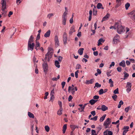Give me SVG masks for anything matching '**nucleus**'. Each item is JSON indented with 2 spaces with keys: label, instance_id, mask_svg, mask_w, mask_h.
<instances>
[{
  "label": "nucleus",
  "instance_id": "16",
  "mask_svg": "<svg viewBox=\"0 0 135 135\" xmlns=\"http://www.w3.org/2000/svg\"><path fill=\"white\" fill-rule=\"evenodd\" d=\"M51 33V31L50 30H49L45 34L44 36L45 37H48L50 36Z\"/></svg>",
  "mask_w": 135,
  "mask_h": 135
},
{
  "label": "nucleus",
  "instance_id": "55",
  "mask_svg": "<svg viewBox=\"0 0 135 135\" xmlns=\"http://www.w3.org/2000/svg\"><path fill=\"white\" fill-rule=\"evenodd\" d=\"M129 128V127L128 126H124L123 127V129L126 130H128Z\"/></svg>",
  "mask_w": 135,
  "mask_h": 135
},
{
  "label": "nucleus",
  "instance_id": "42",
  "mask_svg": "<svg viewBox=\"0 0 135 135\" xmlns=\"http://www.w3.org/2000/svg\"><path fill=\"white\" fill-rule=\"evenodd\" d=\"M104 93V91L103 89H102L99 91V94L100 95H101Z\"/></svg>",
  "mask_w": 135,
  "mask_h": 135
},
{
  "label": "nucleus",
  "instance_id": "51",
  "mask_svg": "<svg viewBox=\"0 0 135 135\" xmlns=\"http://www.w3.org/2000/svg\"><path fill=\"white\" fill-rule=\"evenodd\" d=\"M112 97L114 100H115L117 98V96L116 95H114L113 96H112Z\"/></svg>",
  "mask_w": 135,
  "mask_h": 135
},
{
  "label": "nucleus",
  "instance_id": "24",
  "mask_svg": "<svg viewBox=\"0 0 135 135\" xmlns=\"http://www.w3.org/2000/svg\"><path fill=\"white\" fill-rule=\"evenodd\" d=\"M104 41V40H103L102 38H101L98 41V45L99 46L100 45L102 44L101 42H103Z\"/></svg>",
  "mask_w": 135,
  "mask_h": 135
},
{
  "label": "nucleus",
  "instance_id": "13",
  "mask_svg": "<svg viewBox=\"0 0 135 135\" xmlns=\"http://www.w3.org/2000/svg\"><path fill=\"white\" fill-rule=\"evenodd\" d=\"M94 79H92L89 80H87L85 82V84L87 85H88L89 84H92L94 83Z\"/></svg>",
  "mask_w": 135,
  "mask_h": 135
},
{
  "label": "nucleus",
  "instance_id": "35",
  "mask_svg": "<svg viewBox=\"0 0 135 135\" xmlns=\"http://www.w3.org/2000/svg\"><path fill=\"white\" fill-rule=\"evenodd\" d=\"M45 129L46 131L48 132L50 130V128L48 126H46L45 127Z\"/></svg>",
  "mask_w": 135,
  "mask_h": 135
},
{
  "label": "nucleus",
  "instance_id": "14",
  "mask_svg": "<svg viewBox=\"0 0 135 135\" xmlns=\"http://www.w3.org/2000/svg\"><path fill=\"white\" fill-rule=\"evenodd\" d=\"M40 47V44L39 42L36 40L35 45V49L36 50H37L38 49V48Z\"/></svg>",
  "mask_w": 135,
  "mask_h": 135
},
{
  "label": "nucleus",
  "instance_id": "45",
  "mask_svg": "<svg viewBox=\"0 0 135 135\" xmlns=\"http://www.w3.org/2000/svg\"><path fill=\"white\" fill-rule=\"evenodd\" d=\"M98 118V116H95L93 118H91L90 119L91 120H93L94 121H96L97 120Z\"/></svg>",
  "mask_w": 135,
  "mask_h": 135
},
{
  "label": "nucleus",
  "instance_id": "57",
  "mask_svg": "<svg viewBox=\"0 0 135 135\" xmlns=\"http://www.w3.org/2000/svg\"><path fill=\"white\" fill-rule=\"evenodd\" d=\"M119 120H117L116 122H113L112 123V124H119Z\"/></svg>",
  "mask_w": 135,
  "mask_h": 135
},
{
  "label": "nucleus",
  "instance_id": "1",
  "mask_svg": "<svg viewBox=\"0 0 135 135\" xmlns=\"http://www.w3.org/2000/svg\"><path fill=\"white\" fill-rule=\"evenodd\" d=\"M115 27H116L117 32L119 34H121L124 31V28L122 25L118 22L116 23L115 24Z\"/></svg>",
  "mask_w": 135,
  "mask_h": 135
},
{
  "label": "nucleus",
  "instance_id": "50",
  "mask_svg": "<svg viewBox=\"0 0 135 135\" xmlns=\"http://www.w3.org/2000/svg\"><path fill=\"white\" fill-rule=\"evenodd\" d=\"M49 93L48 92H46L45 93V96L44 97V99H46L47 98V97Z\"/></svg>",
  "mask_w": 135,
  "mask_h": 135
},
{
  "label": "nucleus",
  "instance_id": "17",
  "mask_svg": "<svg viewBox=\"0 0 135 135\" xmlns=\"http://www.w3.org/2000/svg\"><path fill=\"white\" fill-rule=\"evenodd\" d=\"M97 7L98 9L100 8H102V9H104V8L102 4L100 3H99L97 4Z\"/></svg>",
  "mask_w": 135,
  "mask_h": 135
},
{
  "label": "nucleus",
  "instance_id": "21",
  "mask_svg": "<svg viewBox=\"0 0 135 135\" xmlns=\"http://www.w3.org/2000/svg\"><path fill=\"white\" fill-rule=\"evenodd\" d=\"M84 50V49L83 48H81L79 50L78 52L80 55H81L83 54Z\"/></svg>",
  "mask_w": 135,
  "mask_h": 135
},
{
  "label": "nucleus",
  "instance_id": "36",
  "mask_svg": "<svg viewBox=\"0 0 135 135\" xmlns=\"http://www.w3.org/2000/svg\"><path fill=\"white\" fill-rule=\"evenodd\" d=\"M132 109V108L130 107L129 106L127 107V108H126L125 109V111L126 113H127L128 112L129 109Z\"/></svg>",
  "mask_w": 135,
  "mask_h": 135
},
{
  "label": "nucleus",
  "instance_id": "40",
  "mask_svg": "<svg viewBox=\"0 0 135 135\" xmlns=\"http://www.w3.org/2000/svg\"><path fill=\"white\" fill-rule=\"evenodd\" d=\"M54 15L52 13H50L48 14L47 16V17L49 18L50 19V18L52 16H53Z\"/></svg>",
  "mask_w": 135,
  "mask_h": 135
},
{
  "label": "nucleus",
  "instance_id": "29",
  "mask_svg": "<svg viewBox=\"0 0 135 135\" xmlns=\"http://www.w3.org/2000/svg\"><path fill=\"white\" fill-rule=\"evenodd\" d=\"M67 128V124H65L63 126V129H62V131H63V133H65L66 130Z\"/></svg>",
  "mask_w": 135,
  "mask_h": 135
},
{
  "label": "nucleus",
  "instance_id": "25",
  "mask_svg": "<svg viewBox=\"0 0 135 135\" xmlns=\"http://www.w3.org/2000/svg\"><path fill=\"white\" fill-rule=\"evenodd\" d=\"M97 101V100H95L94 99H92L90 100L89 101V103L91 104V105H93Z\"/></svg>",
  "mask_w": 135,
  "mask_h": 135
},
{
  "label": "nucleus",
  "instance_id": "9",
  "mask_svg": "<svg viewBox=\"0 0 135 135\" xmlns=\"http://www.w3.org/2000/svg\"><path fill=\"white\" fill-rule=\"evenodd\" d=\"M67 19V15H63L62 16V24L63 25H66Z\"/></svg>",
  "mask_w": 135,
  "mask_h": 135
},
{
  "label": "nucleus",
  "instance_id": "28",
  "mask_svg": "<svg viewBox=\"0 0 135 135\" xmlns=\"http://www.w3.org/2000/svg\"><path fill=\"white\" fill-rule=\"evenodd\" d=\"M2 15L5 16L7 15V11L5 10V9H2Z\"/></svg>",
  "mask_w": 135,
  "mask_h": 135
},
{
  "label": "nucleus",
  "instance_id": "3",
  "mask_svg": "<svg viewBox=\"0 0 135 135\" xmlns=\"http://www.w3.org/2000/svg\"><path fill=\"white\" fill-rule=\"evenodd\" d=\"M77 91L78 90L77 88L76 87H75L74 88L71 87V86H69L68 89V91L69 92L71 90V93L72 95H74L75 94V91Z\"/></svg>",
  "mask_w": 135,
  "mask_h": 135
},
{
  "label": "nucleus",
  "instance_id": "8",
  "mask_svg": "<svg viewBox=\"0 0 135 135\" xmlns=\"http://www.w3.org/2000/svg\"><path fill=\"white\" fill-rule=\"evenodd\" d=\"M1 4L2 5V9H6V2L5 0H2Z\"/></svg>",
  "mask_w": 135,
  "mask_h": 135
},
{
  "label": "nucleus",
  "instance_id": "60",
  "mask_svg": "<svg viewBox=\"0 0 135 135\" xmlns=\"http://www.w3.org/2000/svg\"><path fill=\"white\" fill-rule=\"evenodd\" d=\"M73 97L71 95H70L69 96L68 98V101L69 102L71 100V99H73Z\"/></svg>",
  "mask_w": 135,
  "mask_h": 135
},
{
  "label": "nucleus",
  "instance_id": "61",
  "mask_svg": "<svg viewBox=\"0 0 135 135\" xmlns=\"http://www.w3.org/2000/svg\"><path fill=\"white\" fill-rule=\"evenodd\" d=\"M58 60L61 62L62 60V57L61 56H59L58 57Z\"/></svg>",
  "mask_w": 135,
  "mask_h": 135
},
{
  "label": "nucleus",
  "instance_id": "2",
  "mask_svg": "<svg viewBox=\"0 0 135 135\" xmlns=\"http://www.w3.org/2000/svg\"><path fill=\"white\" fill-rule=\"evenodd\" d=\"M111 123L110 119L109 118H107L104 121L103 125L105 126V128H108V126Z\"/></svg>",
  "mask_w": 135,
  "mask_h": 135
},
{
  "label": "nucleus",
  "instance_id": "54",
  "mask_svg": "<svg viewBox=\"0 0 135 135\" xmlns=\"http://www.w3.org/2000/svg\"><path fill=\"white\" fill-rule=\"evenodd\" d=\"M117 69L118 72H120L122 71V68L120 67H118L117 68Z\"/></svg>",
  "mask_w": 135,
  "mask_h": 135
},
{
  "label": "nucleus",
  "instance_id": "23",
  "mask_svg": "<svg viewBox=\"0 0 135 135\" xmlns=\"http://www.w3.org/2000/svg\"><path fill=\"white\" fill-rule=\"evenodd\" d=\"M106 114H104L103 115V116H102L101 117H100V119L99 121L100 122H102L105 119L106 116Z\"/></svg>",
  "mask_w": 135,
  "mask_h": 135
},
{
  "label": "nucleus",
  "instance_id": "37",
  "mask_svg": "<svg viewBox=\"0 0 135 135\" xmlns=\"http://www.w3.org/2000/svg\"><path fill=\"white\" fill-rule=\"evenodd\" d=\"M60 78V75H58L57 76V78H56L55 77H54L52 79V80L54 81H56L58 79H59Z\"/></svg>",
  "mask_w": 135,
  "mask_h": 135
},
{
  "label": "nucleus",
  "instance_id": "20",
  "mask_svg": "<svg viewBox=\"0 0 135 135\" xmlns=\"http://www.w3.org/2000/svg\"><path fill=\"white\" fill-rule=\"evenodd\" d=\"M33 37L32 35H31L28 40V44L31 43L32 42H33Z\"/></svg>",
  "mask_w": 135,
  "mask_h": 135
},
{
  "label": "nucleus",
  "instance_id": "18",
  "mask_svg": "<svg viewBox=\"0 0 135 135\" xmlns=\"http://www.w3.org/2000/svg\"><path fill=\"white\" fill-rule=\"evenodd\" d=\"M119 65L120 66L124 67L126 66L125 61L124 60H123L119 64Z\"/></svg>",
  "mask_w": 135,
  "mask_h": 135
},
{
  "label": "nucleus",
  "instance_id": "22",
  "mask_svg": "<svg viewBox=\"0 0 135 135\" xmlns=\"http://www.w3.org/2000/svg\"><path fill=\"white\" fill-rule=\"evenodd\" d=\"M109 83L110 84V86L111 87H113V81H112L111 79H110L109 80Z\"/></svg>",
  "mask_w": 135,
  "mask_h": 135
},
{
  "label": "nucleus",
  "instance_id": "56",
  "mask_svg": "<svg viewBox=\"0 0 135 135\" xmlns=\"http://www.w3.org/2000/svg\"><path fill=\"white\" fill-rule=\"evenodd\" d=\"M99 98V97L98 95H95L93 97V98L94 99H98Z\"/></svg>",
  "mask_w": 135,
  "mask_h": 135
},
{
  "label": "nucleus",
  "instance_id": "48",
  "mask_svg": "<svg viewBox=\"0 0 135 135\" xmlns=\"http://www.w3.org/2000/svg\"><path fill=\"white\" fill-rule=\"evenodd\" d=\"M91 135H97L95 131L94 130H91Z\"/></svg>",
  "mask_w": 135,
  "mask_h": 135
},
{
  "label": "nucleus",
  "instance_id": "4",
  "mask_svg": "<svg viewBox=\"0 0 135 135\" xmlns=\"http://www.w3.org/2000/svg\"><path fill=\"white\" fill-rule=\"evenodd\" d=\"M63 41L64 44H66L67 43V40L68 39V37L66 32H64L63 35Z\"/></svg>",
  "mask_w": 135,
  "mask_h": 135
},
{
  "label": "nucleus",
  "instance_id": "34",
  "mask_svg": "<svg viewBox=\"0 0 135 135\" xmlns=\"http://www.w3.org/2000/svg\"><path fill=\"white\" fill-rule=\"evenodd\" d=\"M101 86V85L100 84H99L98 83H96L95 84V86L94 87V88H95V87H97V88H99Z\"/></svg>",
  "mask_w": 135,
  "mask_h": 135
},
{
  "label": "nucleus",
  "instance_id": "12",
  "mask_svg": "<svg viewBox=\"0 0 135 135\" xmlns=\"http://www.w3.org/2000/svg\"><path fill=\"white\" fill-rule=\"evenodd\" d=\"M104 135H113L112 132L110 131L106 130L103 132Z\"/></svg>",
  "mask_w": 135,
  "mask_h": 135
},
{
  "label": "nucleus",
  "instance_id": "31",
  "mask_svg": "<svg viewBox=\"0 0 135 135\" xmlns=\"http://www.w3.org/2000/svg\"><path fill=\"white\" fill-rule=\"evenodd\" d=\"M55 66L57 68H59L60 67L59 63L56 60L55 61Z\"/></svg>",
  "mask_w": 135,
  "mask_h": 135
},
{
  "label": "nucleus",
  "instance_id": "62",
  "mask_svg": "<svg viewBox=\"0 0 135 135\" xmlns=\"http://www.w3.org/2000/svg\"><path fill=\"white\" fill-rule=\"evenodd\" d=\"M91 114L93 116H95L96 114L95 112V111H93L91 112Z\"/></svg>",
  "mask_w": 135,
  "mask_h": 135
},
{
  "label": "nucleus",
  "instance_id": "11",
  "mask_svg": "<svg viewBox=\"0 0 135 135\" xmlns=\"http://www.w3.org/2000/svg\"><path fill=\"white\" fill-rule=\"evenodd\" d=\"M75 31V27L74 26H73L70 28V30L69 32V35H71L72 33Z\"/></svg>",
  "mask_w": 135,
  "mask_h": 135
},
{
  "label": "nucleus",
  "instance_id": "5",
  "mask_svg": "<svg viewBox=\"0 0 135 135\" xmlns=\"http://www.w3.org/2000/svg\"><path fill=\"white\" fill-rule=\"evenodd\" d=\"M35 45V43L33 42L32 44H28V50L29 51L30 50L32 51Z\"/></svg>",
  "mask_w": 135,
  "mask_h": 135
},
{
  "label": "nucleus",
  "instance_id": "46",
  "mask_svg": "<svg viewBox=\"0 0 135 135\" xmlns=\"http://www.w3.org/2000/svg\"><path fill=\"white\" fill-rule=\"evenodd\" d=\"M55 41V46L57 47H58L59 45V40L56 41Z\"/></svg>",
  "mask_w": 135,
  "mask_h": 135
},
{
  "label": "nucleus",
  "instance_id": "10",
  "mask_svg": "<svg viewBox=\"0 0 135 135\" xmlns=\"http://www.w3.org/2000/svg\"><path fill=\"white\" fill-rule=\"evenodd\" d=\"M44 72H46L48 69L47 64L46 63H44L42 64Z\"/></svg>",
  "mask_w": 135,
  "mask_h": 135
},
{
  "label": "nucleus",
  "instance_id": "33",
  "mask_svg": "<svg viewBox=\"0 0 135 135\" xmlns=\"http://www.w3.org/2000/svg\"><path fill=\"white\" fill-rule=\"evenodd\" d=\"M129 74L125 72L124 73V80H125L127 79V78L129 76Z\"/></svg>",
  "mask_w": 135,
  "mask_h": 135
},
{
  "label": "nucleus",
  "instance_id": "53",
  "mask_svg": "<svg viewBox=\"0 0 135 135\" xmlns=\"http://www.w3.org/2000/svg\"><path fill=\"white\" fill-rule=\"evenodd\" d=\"M135 14V11L133 10L130 13H129V15H134V14Z\"/></svg>",
  "mask_w": 135,
  "mask_h": 135
},
{
  "label": "nucleus",
  "instance_id": "39",
  "mask_svg": "<svg viewBox=\"0 0 135 135\" xmlns=\"http://www.w3.org/2000/svg\"><path fill=\"white\" fill-rule=\"evenodd\" d=\"M65 11L63 15H67L68 14V11L67 10V8L66 7H65Z\"/></svg>",
  "mask_w": 135,
  "mask_h": 135
},
{
  "label": "nucleus",
  "instance_id": "58",
  "mask_svg": "<svg viewBox=\"0 0 135 135\" xmlns=\"http://www.w3.org/2000/svg\"><path fill=\"white\" fill-rule=\"evenodd\" d=\"M111 73V71H108L107 72V75L108 77H109L111 76V75L110 74Z\"/></svg>",
  "mask_w": 135,
  "mask_h": 135
},
{
  "label": "nucleus",
  "instance_id": "26",
  "mask_svg": "<svg viewBox=\"0 0 135 135\" xmlns=\"http://www.w3.org/2000/svg\"><path fill=\"white\" fill-rule=\"evenodd\" d=\"M63 110L62 108H60L59 109L57 112V114L59 115H60L62 114V111Z\"/></svg>",
  "mask_w": 135,
  "mask_h": 135
},
{
  "label": "nucleus",
  "instance_id": "6",
  "mask_svg": "<svg viewBox=\"0 0 135 135\" xmlns=\"http://www.w3.org/2000/svg\"><path fill=\"white\" fill-rule=\"evenodd\" d=\"M120 37L119 35L117 34L113 39V41L114 44H117L119 41Z\"/></svg>",
  "mask_w": 135,
  "mask_h": 135
},
{
  "label": "nucleus",
  "instance_id": "52",
  "mask_svg": "<svg viewBox=\"0 0 135 135\" xmlns=\"http://www.w3.org/2000/svg\"><path fill=\"white\" fill-rule=\"evenodd\" d=\"M33 126L34 125H31V132H32V135H33Z\"/></svg>",
  "mask_w": 135,
  "mask_h": 135
},
{
  "label": "nucleus",
  "instance_id": "59",
  "mask_svg": "<svg viewBox=\"0 0 135 135\" xmlns=\"http://www.w3.org/2000/svg\"><path fill=\"white\" fill-rule=\"evenodd\" d=\"M65 84V81H63L61 83V85L62 86V89L64 88V86Z\"/></svg>",
  "mask_w": 135,
  "mask_h": 135
},
{
  "label": "nucleus",
  "instance_id": "19",
  "mask_svg": "<svg viewBox=\"0 0 135 135\" xmlns=\"http://www.w3.org/2000/svg\"><path fill=\"white\" fill-rule=\"evenodd\" d=\"M108 109V107L106 106L105 105H102L101 106V110L102 111H105L106 110H107Z\"/></svg>",
  "mask_w": 135,
  "mask_h": 135
},
{
  "label": "nucleus",
  "instance_id": "32",
  "mask_svg": "<svg viewBox=\"0 0 135 135\" xmlns=\"http://www.w3.org/2000/svg\"><path fill=\"white\" fill-rule=\"evenodd\" d=\"M97 12V10L96 8L95 7L93 9V14L94 15H96Z\"/></svg>",
  "mask_w": 135,
  "mask_h": 135
},
{
  "label": "nucleus",
  "instance_id": "27",
  "mask_svg": "<svg viewBox=\"0 0 135 135\" xmlns=\"http://www.w3.org/2000/svg\"><path fill=\"white\" fill-rule=\"evenodd\" d=\"M28 115L30 118H34V115L30 112H28Z\"/></svg>",
  "mask_w": 135,
  "mask_h": 135
},
{
  "label": "nucleus",
  "instance_id": "41",
  "mask_svg": "<svg viewBox=\"0 0 135 135\" xmlns=\"http://www.w3.org/2000/svg\"><path fill=\"white\" fill-rule=\"evenodd\" d=\"M113 93L114 94H117L119 93L118 89L117 88L116 89L114 90L113 91Z\"/></svg>",
  "mask_w": 135,
  "mask_h": 135
},
{
  "label": "nucleus",
  "instance_id": "43",
  "mask_svg": "<svg viewBox=\"0 0 135 135\" xmlns=\"http://www.w3.org/2000/svg\"><path fill=\"white\" fill-rule=\"evenodd\" d=\"M81 67V66L79 64H78L76 65V66L75 69H79Z\"/></svg>",
  "mask_w": 135,
  "mask_h": 135
},
{
  "label": "nucleus",
  "instance_id": "63",
  "mask_svg": "<svg viewBox=\"0 0 135 135\" xmlns=\"http://www.w3.org/2000/svg\"><path fill=\"white\" fill-rule=\"evenodd\" d=\"M40 39V34L39 33H38L36 37V40L37 41V40H39Z\"/></svg>",
  "mask_w": 135,
  "mask_h": 135
},
{
  "label": "nucleus",
  "instance_id": "38",
  "mask_svg": "<svg viewBox=\"0 0 135 135\" xmlns=\"http://www.w3.org/2000/svg\"><path fill=\"white\" fill-rule=\"evenodd\" d=\"M130 5V4L129 3H126L125 5V7L126 8V9L127 10L128 9V8L129 7Z\"/></svg>",
  "mask_w": 135,
  "mask_h": 135
},
{
  "label": "nucleus",
  "instance_id": "30",
  "mask_svg": "<svg viewBox=\"0 0 135 135\" xmlns=\"http://www.w3.org/2000/svg\"><path fill=\"white\" fill-rule=\"evenodd\" d=\"M52 52H50L49 51H48L47 53L45 55V60H46L47 57H48L49 55L51 56V53Z\"/></svg>",
  "mask_w": 135,
  "mask_h": 135
},
{
  "label": "nucleus",
  "instance_id": "7",
  "mask_svg": "<svg viewBox=\"0 0 135 135\" xmlns=\"http://www.w3.org/2000/svg\"><path fill=\"white\" fill-rule=\"evenodd\" d=\"M131 84L129 82H127V83L126 88L127 89H126V91L128 93H129L131 90Z\"/></svg>",
  "mask_w": 135,
  "mask_h": 135
},
{
  "label": "nucleus",
  "instance_id": "15",
  "mask_svg": "<svg viewBox=\"0 0 135 135\" xmlns=\"http://www.w3.org/2000/svg\"><path fill=\"white\" fill-rule=\"evenodd\" d=\"M110 15L107 13L104 17L102 21V22L107 20L109 17Z\"/></svg>",
  "mask_w": 135,
  "mask_h": 135
},
{
  "label": "nucleus",
  "instance_id": "64",
  "mask_svg": "<svg viewBox=\"0 0 135 135\" xmlns=\"http://www.w3.org/2000/svg\"><path fill=\"white\" fill-rule=\"evenodd\" d=\"M131 18L135 22V14L132 17H131Z\"/></svg>",
  "mask_w": 135,
  "mask_h": 135
},
{
  "label": "nucleus",
  "instance_id": "49",
  "mask_svg": "<svg viewBox=\"0 0 135 135\" xmlns=\"http://www.w3.org/2000/svg\"><path fill=\"white\" fill-rule=\"evenodd\" d=\"M79 72V70H77L76 71H75V77L76 78H77L78 77V73Z\"/></svg>",
  "mask_w": 135,
  "mask_h": 135
},
{
  "label": "nucleus",
  "instance_id": "44",
  "mask_svg": "<svg viewBox=\"0 0 135 135\" xmlns=\"http://www.w3.org/2000/svg\"><path fill=\"white\" fill-rule=\"evenodd\" d=\"M35 65L36 66V68L35 70V72L36 73V74H37L38 73V69H37V65L36 64H35Z\"/></svg>",
  "mask_w": 135,
  "mask_h": 135
},
{
  "label": "nucleus",
  "instance_id": "47",
  "mask_svg": "<svg viewBox=\"0 0 135 135\" xmlns=\"http://www.w3.org/2000/svg\"><path fill=\"white\" fill-rule=\"evenodd\" d=\"M58 104L60 108H62V103L61 102L58 101Z\"/></svg>",
  "mask_w": 135,
  "mask_h": 135
}]
</instances>
